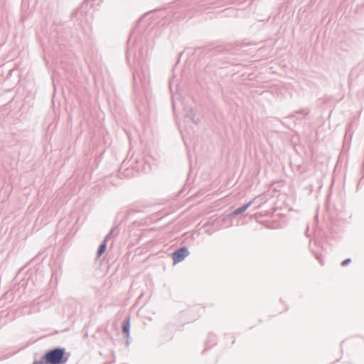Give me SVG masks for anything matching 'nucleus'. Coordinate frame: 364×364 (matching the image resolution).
I'll return each instance as SVG.
<instances>
[{"instance_id":"nucleus-1","label":"nucleus","mask_w":364,"mask_h":364,"mask_svg":"<svg viewBox=\"0 0 364 364\" xmlns=\"http://www.w3.org/2000/svg\"><path fill=\"white\" fill-rule=\"evenodd\" d=\"M64 350L61 348H55L50 350L44 355L46 364H60L65 363L63 360Z\"/></svg>"},{"instance_id":"nucleus-2","label":"nucleus","mask_w":364,"mask_h":364,"mask_svg":"<svg viewBox=\"0 0 364 364\" xmlns=\"http://www.w3.org/2000/svg\"><path fill=\"white\" fill-rule=\"evenodd\" d=\"M188 255L186 247H182L173 253V260L175 264L181 262Z\"/></svg>"},{"instance_id":"nucleus-3","label":"nucleus","mask_w":364,"mask_h":364,"mask_svg":"<svg viewBox=\"0 0 364 364\" xmlns=\"http://www.w3.org/2000/svg\"><path fill=\"white\" fill-rule=\"evenodd\" d=\"M250 205V203L244 205L243 206H242V207L235 210L234 212H233V214L234 215H239V214L243 213L244 211H245L249 208Z\"/></svg>"},{"instance_id":"nucleus-4","label":"nucleus","mask_w":364,"mask_h":364,"mask_svg":"<svg viewBox=\"0 0 364 364\" xmlns=\"http://www.w3.org/2000/svg\"><path fill=\"white\" fill-rule=\"evenodd\" d=\"M105 249H106V242H103L99 247V250H98V256H101L105 251Z\"/></svg>"},{"instance_id":"nucleus-5","label":"nucleus","mask_w":364,"mask_h":364,"mask_svg":"<svg viewBox=\"0 0 364 364\" xmlns=\"http://www.w3.org/2000/svg\"><path fill=\"white\" fill-rule=\"evenodd\" d=\"M129 321H127L123 325V331H124V333L128 334L129 333Z\"/></svg>"},{"instance_id":"nucleus-6","label":"nucleus","mask_w":364,"mask_h":364,"mask_svg":"<svg viewBox=\"0 0 364 364\" xmlns=\"http://www.w3.org/2000/svg\"><path fill=\"white\" fill-rule=\"evenodd\" d=\"M349 262H350V259H345L342 262V266H345V265L348 264Z\"/></svg>"}]
</instances>
